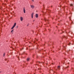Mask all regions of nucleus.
Returning a JSON list of instances; mask_svg holds the SVG:
<instances>
[{"instance_id":"nucleus-2","label":"nucleus","mask_w":74,"mask_h":74,"mask_svg":"<svg viewBox=\"0 0 74 74\" xmlns=\"http://www.w3.org/2000/svg\"><path fill=\"white\" fill-rule=\"evenodd\" d=\"M23 12H24V13H25L26 12H25V8H23Z\"/></svg>"},{"instance_id":"nucleus-8","label":"nucleus","mask_w":74,"mask_h":74,"mask_svg":"<svg viewBox=\"0 0 74 74\" xmlns=\"http://www.w3.org/2000/svg\"><path fill=\"white\" fill-rule=\"evenodd\" d=\"M15 27H14V26H13L11 28V29H14Z\"/></svg>"},{"instance_id":"nucleus-24","label":"nucleus","mask_w":74,"mask_h":74,"mask_svg":"<svg viewBox=\"0 0 74 74\" xmlns=\"http://www.w3.org/2000/svg\"><path fill=\"white\" fill-rule=\"evenodd\" d=\"M64 48H65V47H64Z\"/></svg>"},{"instance_id":"nucleus-6","label":"nucleus","mask_w":74,"mask_h":74,"mask_svg":"<svg viewBox=\"0 0 74 74\" xmlns=\"http://www.w3.org/2000/svg\"><path fill=\"white\" fill-rule=\"evenodd\" d=\"M60 66H59L58 67V69L59 70H60Z\"/></svg>"},{"instance_id":"nucleus-10","label":"nucleus","mask_w":74,"mask_h":74,"mask_svg":"<svg viewBox=\"0 0 74 74\" xmlns=\"http://www.w3.org/2000/svg\"><path fill=\"white\" fill-rule=\"evenodd\" d=\"M34 14V13H32V14H31V16H33Z\"/></svg>"},{"instance_id":"nucleus-25","label":"nucleus","mask_w":74,"mask_h":74,"mask_svg":"<svg viewBox=\"0 0 74 74\" xmlns=\"http://www.w3.org/2000/svg\"><path fill=\"white\" fill-rule=\"evenodd\" d=\"M48 11H49V10H48Z\"/></svg>"},{"instance_id":"nucleus-7","label":"nucleus","mask_w":74,"mask_h":74,"mask_svg":"<svg viewBox=\"0 0 74 74\" xmlns=\"http://www.w3.org/2000/svg\"><path fill=\"white\" fill-rule=\"evenodd\" d=\"M30 59V58H28L27 59V62H28V61H29V60Z\"/></svg>"},{"instance_id":"nucleus-1","label":"nucleus","mask_w":74,"mask_h":74,"mask_svg":"<svg viewBox=\"0 0 74 74\" xmlns=\"http://www.w3.org/2000/svg\"><path fill=\"white\" fill-rule=\"evenodd\" d=\"M30 6L31 8H34V5H31Z\"/></svg>"},{"instance_id":"nucleus-23","label":"nucleus","mask_w":74,"mask_h":74,"mask_svg":"<svg viewBox=\"0 0 74 74\" xmlns=\"http://www.w3.org/2000/svg\"><path fill=\"white\" fill-rule=\"evenodd\" d=\"M68 67H69V66H68L67 67V68H68Z\"/></svg>"},{"instance_id":"nucleus-20","label":"nucleus","mask_w":74,"mask_h":74,"mask_svg":"<svg viewBox=\"0 0 74 74\" xmlns=\"http://www.w3.org/2000/svg\"><path fill=\"white\" fill-rule=\"evenodd\" d=\"M43 8L42 9V10H43Z\"/></svg>"},{"instance_id":"nucleus-13","label":"nucleus","mask_w":74,"mask_h":74,"mask_svg":"<svg viewBox=\"0 0 74 74\" xmlns=\"http://www.w3.org/2000/svg\"><path fill=\"white\" fill-rule=\"evenodd\" d=\"M29 24H28L27 25V26H29Z\"/></svg>"},{"instance_id":"nucleus-18","label":"nucleus","mask_w":74,"mask_h":74,"mask_svg":"<svg viewBox=\"0 0 74 74\" xmlns=\"http://www.w3.org/2000/svg\"><path fill=\"white\" fill-rule=\"evenodd\" d=\"M1 73V72L0 71V73Z\"/></svg>"},{"instance_id":"nucleus-19","label":"nucleus","mask_w":74,"mask_h":74,"mask_svg":"<svg viewBox=\"0 0 74 74\" xmlns=\"http://www.w3.org/2000/svg\"><path fill=\"white\" fill-rule=\"evenodd\" d=\"M45 21H46V19H45Z\"/></svg>"},{"instance_id":"nucleus-21","label":"nucleus","mask_w":74,"mask_h":74,"mask_svg":"<svg viewBox=\"0 0 74 74\" xmlns=\"http://www.w3.org/2000/svg\"><path fill=\"white\" fill-rule=\"evenodd\" d=\"M33 22H34V20Z\"/></svg>"},{"instance_id":"nucleus-5","label":"nucleus","mask_w":74,"mask_h":74,"mask_svg":"<svg viewBox=\"0 0 74 74\" xmlns=\"http://www.w3.org/2000/svg\"><path fill=\"white\" fill-rule=\"evenodd\" d=\"M16 23H15L13 26L14 27H15L16 26Z\"/></svg>"},{"instance_id":"nucleus-16","label":"nucleus","mask_w":74,"mask_h":74,"mask_svg":"<svg viewBox=\"0 0 74 74\" xmlns=\"http://www.w3.org/2000/svg\"><path fill=\"white\" fill-rule=\"evenodd\" d=\"M33 1V2H34V0H31Z\"/></svg>"},{"instance_id":"nucleus-4","label":"nucleus","mask_w":74,"mask_h":74,"mask_svg":"<svg viewBox=\"0 0 74 74\" xmlns=\"http://www.w3.org/2000/svg\"><path fill=\"white\" fill-rule=\"evenodd\" d=\"M35 17L36 18H38V14H36L35 15Z\"/></svg>"},{"instance_id":"nucleus-12","label":"nucleus","mask_w":74,"mask_h":74,"mask_svg":"<svg viewBox=\"0 0 74 74\" xmlns=\"http://www.w3.org/2000/svg\"><path fill=\"white\" fill-rule=\"evenodd\" d=\"M70 6H73V4H71L70 5Z\"/></svg>"},{"instance_id":"nucleus-15","label":"nucleus","mask_w":74,"mask_h":74,"mask_svg":"<svg viewBox=\"0 0 74 74\" xmlns=\"http://www.w3.org/2000/svg\"><path fill=\"white\" fill-rule=\"evenodd\" d=\"M70 43H69V44H68V45H70Z\"/></svg>"},{"instance_id":"nucleus-14","label":"nucleus","mask_w":74,"mask_h":74,"mask_svg":"<svg viewBox=\"0 0 74 74\" xmlns=\"http://www.w3.org/2000/svg\"><path fill=\"white\" fill-rule=\"evenodd\" d=\"M33 16H31L32 18H33Z\"/></svg>"},{"instance_id":"nucleus-11","label":"nucleus","mask_w":74,"mask_h":74,"mask_svg":"<svg viewBox=\"0 0 74 74\" xmlns=\"http://www.w3.org/2000/svg\"><path fill=\"white\" fill-rule=\"evenodd\" d=\"M3 56H5V53H4Z\"/></svg>"},{"instance_id":"nucleus-3","label":"nucleus","mask_w":74,"mask_h":74,"mask_svg":"<svg viewBox=\"0 0 74 74\" xmlns=\"http://www.w3.org/2000/svg\"><path fill=\"white\" fill-rule=\"evenodd\" d=\"M23 18H22V17H21L20 18V19H21V21H23Z\"/></svg>"},{"instance_id":"nucleus-22","label":"nucleus","mask_w":74,"mask_h":74,"mask_svg":"<svg viewBox=\"0 0 74 74\" xmlns=\"http://www.w3.org/2000/svg\"><path fill=\"white\" fill-rule=\"evenodd\" d=\"M18 27V26H16V27Z\"/></svg>"},{"instance_id":"nucleus-9","label":"nucleus","mask_w":74,"mask_h":74,"mask_svg":"<svg viewBox=\"0 0 74 74\" xmlns=\"http://www.w3.org/2000/svg\"><path fill=\"white\" fill-rule=\"evenodd\" d=\"M13 31H14V30H13L11 31V33H12V34H13Z\"/></svg>"},{"instance_id":"nucleus-17","label":"nucleus","mask_w":74,"mask_h":74,"mask_svg":"<svg viewBox=\"0 0 74 74\" xmlns=\"http://www.w3.org/2000/svg\"><path fill=\"white\" fill-rule=\"evenodd\" d=\"M36 40L37 41H38V40H37V39H36Z\"/></svg>"}]
</instances>
